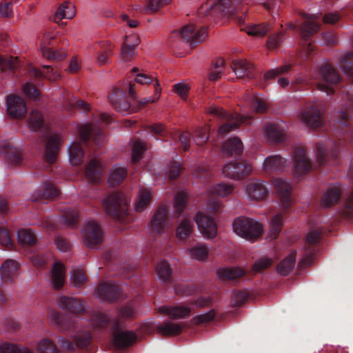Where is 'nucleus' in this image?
Returning a JSON list of instances; mask_svg holds the SVG:
<instances>
[{"mask_svg":"<svg viewBox=\"0 0 353 353\" xmlns=\"http://www.w3.org/2000/svg\"><path fill=\"white\" fill-rule=\"evenodd\" d=\"M110 101L117 111L126 113L129 109V104L125 99V92L121 89H115L110 97Z\"/></svg>","mask_w":353,"mask_h":353,"instance_id":"f3484780","label":"nucleus"},{"mask_svg":"<svg viewBox=\"0 0 353 353\" xmlns=\"http://www.w3.org/2000/svg\"><path fill=\"white\" fill-rule=\"evenodd\" d=\"M134 339V333L130 332H119L114 335L115 343L120 347L130 345Z\"/></svg>","mask_w":353,"mask_h":353,"instance_id":"58836bf2","label":"nucleus"},{"mask_svg":"<svg viewBox=\"0 0 353 353\" xmlns=\"http://www.w3.org/2000/svg\"><path fill=\"white\" fill-rule=\"evenodd\" d=\"M283 225L281 215L276 214L272 219L270 225L269 237L275 239L279 235Z\"/></svg>","mask_w":353,"mask_h":353,"instance_id":"ea45409f","label":"nucleus"},{"mask_svg":"<svg viewBox=\"0 0 353 353\" xmlns=\"http://www.w3.org/2000/svg\"><path fill=\"white\" fill-rule=\"evenodd\" d=\"M0 245L10 248L12 246L10 237L6 230L0 229Z\"/></svg>","mask_w":353,"mask_h":353,"instance_id":"338daca9","label":"nucleus"},{"mask_svg":"<svg viewBox=\"0 0 353 353\" xmlns=\"http://www.w3.org/2000/svg\"><path fill=\"white\" fill-rule=\"evenodd\" d=\"M75 15L74 7L72 3L64 2L61 4L54 14V21L59 23L63 19H71Z\"/></svg>","mask_w":353,"mask_h":353,"instance_id":"412c9836","label":"nucleus"},{"mask_svg":"<svg viewBox=\"0 0 353 353\" xmlns=\"http://www.w3.org/2000/svg\"><path fill=\"white\" fill-rule=\"evenodd\" d=\"M194 229V224L189 218H183L179 221L176 228V236L182 240L188 237Z\"/></svg>","mask_w":353,"mask_h":353,"instance_id":"5701e85b","label":"nucleus"},{"mask_svg":"<svg viewBox=\"0 0 353 353\" xmlns=\"http://www.w3.org/2000/svg\"><path fill=\"white\" fill-rule=\"evenodd\" d=\"M57 303L62 309L69 310L73 313H80L85 311L87 306L85 303L80 300L67 296H60Z\"/></svg>","mask_w":353,"mask_h":353,"instance_id":"4468645a","label":"nucleus"},{"mask_svg":"<svg viewBox=\"0 0 353 353\" xmlns=\"http://www.w3.org/2000/svg\"><path fill=\"white\" fill-rule=\"evenodd\" d=\"M196 224L204 238L212 239L217 235L216 225L212 217L199 212L196 215Z\"/></svg>","mask_w":353,"mask_h":353,"instance_id":"9d476101","label":"nucleus"},{"mask_svg":"<svg viewBox=\"0 0 353 353\" xmlns=\"http://www.w3.org/2000/svg\"><path fill=\"white\" fill-rule=\"evenodd\" d=\"M285 164V161L280 156L267 157L263 163V167L266 170H278Z\"/></svg>","mask_w":353,"mask_h":353,"instance_id":"72a5a7b5","label":"nucleus"},{"mask_svg":"<svg viewBox=\"0 0 353 353\" xmlns=\"http://www.w3.org/2000/svg\"><path fill=\"white\" fill-rule=\"evenodd\" d=\"M312 166L305 157L303 150L296 152L294 159V171L297 176L305 174L311 169Z\"/></svg>","mask_w":353,"mask_h":353,"instance_id":"a211bd4d","label":"nucleus"},{"mask_svg":"<svg viewBox=\"0 0 353 353\" xmlns=\"http://www.w3.org/2000/svg\"><path fill=\"white\" fill-rule=\"evenodd\" d=\"M209 138V128L205 126L199 129L194 135V141L197 145H203Z\"/></svg>","mask_w":353,"mask_h":353,"instance_id":"864d4df0","label":"nucleus"},{"mask_svg":"<svg viewBox=\"0 0 353 353\" xmlns=\"http://www.w3.org/2000/svg\"><path fill=\"white\" fill-rule=\"evenodd\" d=\"M68 159L73 166L78 165L82 161L83 152L79 142H72L68 148Z\"/></svg>","mask_w":353,"mask_h":353,"instance_id":"b1692460","label":"nucleus"},{"mask_svg":"<svg viewBox=\"0 0 353 353\" xmlns=\"http://www.w3.org/2000/svg\"><path fill=\"white\" fill-rule=\"evenodd\" d=\"M56 37V34L52 32H46L43 37L42 41L40 45V50L43 56L47 59H55L58 58L56 52H52L48 47L50 41Z\"/></svg>","mask_w":353,"mask_h":353,"instance_id":"4be33fe9","label":"nucleus"},{"mask_svg":"<svg viewBox=\"0 0 353 353\" xmlns=\"http://www.w3.org/2000/svg\"><path fill=\"white\" fill-rule=\"evenodd\" d=\"M180 170V165L177 163H172L168 166L166 174L170 179H174L179 176Z\"/></svg>","mask_w":353,"mask_h":353,"instance_id":"774afa93","label":"nucleus"},{"mask_svg":"<svg viewBox=\"0 0 353 353\" xmlns=\"http://www.w3.org/2000/svg\"><path fill=\"white\" fill-rule=\"evenodd\" d=\"M82 236L85 243L90 248L99 244L103 240L102 230L99 225L93 221L85 223L82 230Z\"/></svg>","mask_w":353,"mask_h":353,"instance_id":"0eeeda50","label":"nucleus"},{"mask_svg":"<svg viewBox=\"0 0 353 353\" xmlns=\"http://www.w3.org/2000/svg\"><path fill=\"white\" fill-rule=\"evenodd\" d=\"M214 315H215L214 312L212 310H210L205 313H203V314H201L194 316L192 319V321L194 324H201V323H207V322L212 320L213 318L214 317Z\"/></svg>","mask_w":353,"mask_h":353,"instance_id":"4d7b16f0","label":"nucleus"},{"mask_svg":"<svg viewBox=\"0 0 353 353\" xmlns=\"http://www.w3.org/2000/svg\"><path fill=\"white\" fill-rule=\"evenodd\" d=\"M170 0H150L148 6L143 8L145 13H152L160 8L165 6Z\"/></svg>","mask_w":353,"mask_h":353,"instance_id":"3c124183","label":"nucleus"},{"mask_svg":"<svg viewBox=\"0 0 353 353\" xmlns=\"http://www.w3.org/2000/svg\"><path fill=\"white\" fill-rule=\"evenodd\" d=\"M65 100V103H68L70 105L81 108L82 110H87V105L81 100H78L77 99L73 97L72 94L68 93L67 94L66 98H64Z\"/></svg>","mask_w":353,"mask_h":353,"instance_id":"13d9d810","label":"nucleus"},{"mask_svg":"<svg viewBox=\"0 0 353 353\" xmlns=\"http://www.w3.org/2000/svg\"><path fill=\"white\" fill-rule=\"evenodd\" d=\"M174 90L179 97L185 99L190 90L189 85L184 82H179L174 85Z\"/></svg>","mask_w":353,"mask_h":353,"instance_id":"6e6d98bb","label":"nucleus"},{"mask_svg":"<svg viewBox=\"0 0 353 353\" xmlns=\"http://www.w3.org/2000/svg\"><path fill=\"white\" fill-rule=\"evenodd\" d=\"M19 269V264L14 260L7 259L0 266V277L2 280H8Z\"/></svg>","mask_w":353,"mask_h":353,"instance_id":"393cba45","label":"nucleus"},{"mask_svg":"<svg viewBox=\"0 0 353 353\" xmlns=\"http://www.w3.org/2000/svg\"><path fill=\"white\" fill-rule=\"evenodd\" d=\"M152 199V193L148 188H142L139 190L137 199L134 205L137 212H142L150 204Z\"/></svg>","mask_w":353,"mask_h":353,"instance_id":"a878e982","label":"nucleus"},{"mask_svg":"<svg viewBox=\"0 0 353 353\" xmlns=\"http://www.w3.org/2000/svg\"><path fill=\"white\" fill-rule=\"evenodd\" d=\"M37 353H56V347L49 339H43L39 342L37 347Z\"/></svg>","mask_w":353,"mask_h":353,"instance_id":"a18cd8bd","label":"nucleus"},{"mask_svg":"<svg viewBox=\"0 0 353 353\" xmlns=\"http://www.w3.org/2000/svg\"><path fill=\"white\" fill-rule=\"evenodd\" d=\"M169 227L168 212L165 208H159L154 214L149 225L148 232L150 235H157L165 232Z\"/></svg>","mask_w":353,"mask_h":353,"instance_id":"6e6552de","label":"nucleus"},{"mask_svg":"<svg viewBox=\"0 0 353 353\" xmlns=\"http://www.w3.org/2000/svg\"><path fill=\"white\" fill-rule=\"evenodd\" d=\"M238 5V0H219L209 1L199 8L201 14L207 12L215 14H232Z\"/></svg>","mask_w":353,"mask_h":353,"instance_id":"7ed1b4c3","label":"nucleus"},{"mask_svg":"<svg viewBox=\"0 0 353 353\" xmlns=\"http://www.w3.org/2000/svg\"><path fill=\"white\" fill-rule=\"evenodd\" d=\"M145 151V147L143 142L134 141L132 146V161L134 162L139 161Z\"/></svg>","mask_w":353,"mask_h":353,"instance_id":"c03bdc74","label":"nucleus"},{"mask_svg":"<svg viewBox=\"0 0 353 353\" xmlns=\"http://www.w3.org/2000/svg\"><path fill=\"white\" fill-rule=\"evenodd\" d=\"M322 111L316 108H310L298 114L299 120L308 127H318L322 122Z\"/></svg>","mask_w":353,"mask_h":353,"instance_id":"ddd939ff","label":"nucleus"},{"mask_svg":"<svg viewBox=\"0 0 353 353\" xmlns=\"http://www.w3.org/2000/svg\"><path fill=\"white\" fill-rule=\"evenodd\" d=\"M128 201L121 193L115 192L106 196L102 201V205L105 212L110 214H117L124 212Z\"/></svg>","mask_w":353,"mask_h":353,"instance_id":"423d86ee","label":"nucleus"},{"mask_svg":"<svg viewBox=\"0 0 353 353\" xmlns=\"http://www.w3.org/2000/svg\"><path fill=\"white\" fill-rule=\"evenodd\" d=\"M87 177L93 182L99 181L102 177L101 165L97 160L91 161L85 169Z\"/></svg>","mask_w":353,"mask_h":353,"instance_id":"cd10ccee","label":"nucleus"},{"mask_svg":"<svg viewBox=\"0 0 353 353\" xmlns=\"http://www.w3.org/2000/svg\"><path fill=\"white\" fill-rule=\"evenodd\" d=\"M234 192V185L230 183H219L208 189L209 194L220 197L230 195Z\"/></svg>","mask_w":353,"mask_h":353,"instance_id":"bb28decb","label":"nucleus"},{"mask_svg":"<svg viewBox=\"0 0 353 353\" xmlns=\"http://www.w3.org/2000/svg\"><path fill=\"white\" fill-rule=\"evenodd\" d=\"M273 185L281 200L283 208H288L291 203L290 192L292 186L289 181L283 179H276Z\"/></svg>","mask_w":353,"mask_h":353,"instance_id":"f8f14e48","label":"nucleus"},{"mask_svg":"<svg viewBox=\"0 0 353 353\" xmlns=\"http://www.w3.org/2000/svg\"><path fill=\"white\" fill-rule=\"evenodd\" d=\"M172 273V270L171 268L165 261L160 262L156 268V274L161 281H167L170 279Z\"/></svg>","mask_w":353,"mask_h":353,"instance_id":"4c0bfd02","label":"nucleus"},{"mask_svg":"<svg viewBox=\"0 0 353 353\" xmlns=\"http://www.w3.org/2000/svg\"><path fill=\"white\" fill-rule=\"evenodd\" d=\"M272 264V260L269 258H261L256 261L253 265L255 272H259L270 267Z\"/></svg>","mask_w":353,"mask_h":353,"instance_id":"052dcab7","label":"nucleus"},{"mask_svg":"<svg viewBox=\"0 0 353 353\" xmlns=\"http://www.w3.org/2000/svg\"><path fill=\"white\" fill-rule=\"evenodd\" d=\"M43 117L41 113L37 110H34L31 112L28 126L32 130H36L41 126Z\"/></svg>","mask_w":353,"mask_h":353,"instance_id":"09e8293b","label":"nucleus"},{"mask_svg":"<svg viewBox=\"0 0 353 353\" xmlns=\"http://www.w3.org/2000/svg\"><path fill=\"white\" fill-rule=\"evenodd\" d=\"M252 172V165L245 162H230L223 168V174L225 176L236 180L248 176Z\"/></svg>","mask_w":353,"mask_h":353,"instance_id":"39448f33","label":"nucleus"},{"mask_svg":"<svg viewBox=\"0 0 353 353\" xmlns=\"http://www.w3.org/2000/svg\"><path fill=\"white\" fill-rule=\"evenodd\" d=\"M23 92L28 97L34 100L38 99L39 91L31 83H27L23 86Z\"/></svg>","mask_w":353,"mask_h":353,"instance_id":"680f3d73","label":"nucleus"},{"mask_svg":"<svg viewBox=\"0 0 353 353\" xmlns=\"http://www.w3.org/2000/svg\"><path fill=\"white\" fill-rule=\"evenodd\" d=\"M224 63L225 62L223 59H219L216 63H214L215 71L214 72H211L210 74L209 78L210 80H215L216 79L221 76L223 70Z\"/></svg>","mask_w":353,"mask_h":353,"instance_id":"e2e57ef3","label":"nucleus"},{"mask_svg":"<svg viewBox=\"0 0 353 353\" xmlns=\"http://www.w3.org/2000/svg\"><path fill=\"white\" fill-rule=\"evenodd\" d=\"M232 226L236 234L247 240L257 239L261 236L263 230L258 221L245 216L235 219Z\"/></svg>","mask_w":353,"mask_h":353,"instance_id":"f257e3e1","label":"nucleus"},{"mask_svg":"<svg viewBox=\"0 0 353 353\" xmlns=\"http://www.w3.org/2000/svg\"><path fill=\"white\" fill-rule=\"evenodd\" d=\"M244 272L239 268H225L219 271L221 277L227 278L228 279H235L241 276Z\"/></svg>","mask_w":353,"mask_h":353,"instance_id":"37998d69","label":"nucleus"},{"mask_svg":"<svg viewBox=\"0 0 353 353\" xmlns=\"http://www.w3.org/2000/svg\"><path fill=\"white\" fill-rule=\"evenodd\" d=\"M126 168L121 165L114 166L109 174L108 181L110 185L114 186L121 183L126 176Z\"/></svg>","mask_w":353,"mask_h":353,"instance_id":"c85d7f7f","label":"nucleus"},{"mask_svg":"<svg viewBox=\"0 0 353 353\" xmlns=\"http://www.w3.org/2000/svg\"><path fill=\"white\" fill-rule=\"evenodd\" d=\"M208 114H215L219 117H224L226 118L227 123L222 125L219 130V133L225 134L227 132L236 129L241 123L245 121L247 117H243L239 114H225L223 110L218 106L211 105L207 110Z\"/></svg>","mask_w":353,"mask_h":353,"instance_id":"f03ea898","label":"nucleus"},{"mask_svg":"<svg viewBox=\"0 0 353 353\" xmlns=\"http://www.w3.org/2000/svg\"><path fill=\"white\" fill-rule=\"evenodd\" d=\"M48 279L54 288L63 286L65 281V268L61 261H56L52 264Z\"/></svg>","mask_w":353,"mask_h":353,"instance_id":"2eb2a0df","label":"nucleus"},{"mask_svg":"<svg viewBox=\"0 0 353 353\" xmlns=\"http://www.w3.org/2000/svg\"><path fill=\"white\" fill-rule=\"evenodd\" d=\"M162 310L168 314L174 319L183 318L190 312V308L184 306H176L172 307H162Z\"/></svg>","mask_w":353,"mask_h":353,"instance_id":"c9c22d12","label":"nucleus"},{"mask_svg":"<svg viewBox=\"0 0 353 353\" xmlns=\"http://www.w3.org/2000/svg\"><path fill=\"white\" fill-rule=\"evenodd\" d=\"M268 28L265 25L251 26L246 28L248 34L256 37H261L267 33Z\"/></svg>","mask_w":353,"mask_h":353,"instance_id":"8fccbe9b","label":"nucleus"},{"mask_svg":"<svg viewBox=\"0 0 353 353\" xmlns=\"http://www.w3.org/2000/svg\"><path fill=\"white\" fill-rule=\"evenodd\" d=\"M339 80V76L333 68L328 63H325L321 72V76L317 83L318 88L330 94L332 90V85Z\"/></svg>","mask_w":353,"mask_h":353,"instance_id":"20e7f679","label":"nucleus"},{"mask_svg":"<svg viewBox=\"0 0 353 353\" xmlns=\"http://www.w3.org/2000/svg\"><path fill=\"white\" fill-rule=\"evenodd\" d=\"M192 258L198 261L205 260L209 254V248L205 245L196 244L189 250Z\"/></svg>","mask_w":353,"mask_h":353,"instance_id":"f704fd0d","label":"nucleus"},{"mask_svg":"<svg viewBox=\"0 0 353 353\" xmlns=\"http://www.w3.org/2000/svg\"><path fill=\"white\" fill-rule=\"evenodd\" d=\"M118 288L113 284H100L96 290V295L104 300H113L118 294Z\"/></svg>","mask_w":353,"mask_h":353,"instance_id":"aec40b11","label":"nucleus"},{"mask_svg":"<svg viewBox=\"0 0 353 353\" xmlns=\"http://www.w3.org/2000/svg\"><path fill=\"white\" fill-rule=\"evenodd\" d=\"M62 137L60 134H52L48 138L46 143V159L50 163L55 160Z\"/></svg>","mask_w":353,"mask_h":353,"instance_id":"dca6fc26","label":"nucleus"},{"mask_svg":"<svg viewBox=\"0 0 353 353\" xmlns=\"http://www.w3.org/2000/svg\"><path fill=\"white\" fill-rule=\"evenodd\" d=\"M140 39L136 35L126 37L122 47V57L123 61H128L129 58L135 54V48L139 44Z\"/></svg>","mask_w":353,"mask_h":353,"instance_id":"6ab92c4d","label":"nucleus"},{"mask_svg":"<svg viewBox=\"0 0 353 353\" xmlns=\"http://www.w3.org/2000/svg\"><path fill=\"white\" fill-rule=\"evenodd\" d=\"M243 143L239 138L234 137L228 139L222 148L223 152L226 154L239 153L243 150Z\"/></svg>","mask_w":353,"mask_h":353,"instance_id":"2f4dec72","label":"nucleus"},{"mask_svg":"<svg viewBox=\"0 0 353 353\" xmlns=\"http://www.w3.org/2000/svg\"><path fill=\"white\" fill-rule=\"evenodd\" d=\"M50 323L59 327L61 330H65L70 328H74V325L72 321L68 322V320L62 316L59 312L52 311L48 316Z\"/></svg>","mask_w":353,"mask_h":353,"instance_id":"c756f323","label":"nucleus"},{"mask_svg":"<svg viewBox=\"0 0 353 353\" xmlns=\"http://www.w3.org/2000/svg\"><path fill=\"white\" fill-rule=\"evenodd\" d=\"M112 48H108L107 50H104L99 52L97 57V61L99 65H104L108 63L109 57L111 55Z\"/></svg>","mask_w":353,"mask_h":353,"instance_id":"0e129e2a","label":"nucleus"},{"mask_svg":"<svg viewBox=\"0 0 353 353\" xmlns=\"http://www.w3.org/2000/svg\"><path fill=\"white\" fill-rule=\"evenodd\" d=\"M71 283L74 287L80 286L86 281V277L80 270H74L71 272Z\"/></svg>","mask_w":353,"mask_h":353,"instance_id":"603ef678","label":"nucleus"},{"mask_svg":"<svg viewBox=\"0 0 353 353\" xmlns=\"http://www.w3.org/2000/svg\"><path fill=\"white\" fill-rule=\"evenodd\" d=\"M250 69V65L245 60H236L233 63L232 70L236 77L241 78L246 75Z\"/></svg>","mask_w":353,"mask_h":353,"instance_id":"a19ab883","label":"nucleus"},{"mask_svg":"<svg viewBox=\"0 0 353 353\" xmlns=\"http://www.w3.org/2000/svg\"><path fill=\"white\" fill-rule=\"evenodd\" d=\"M42 68L44 70L45 78L50 81H55L60 77L58 71L49 65H43Z\"/></svg>","mask_w":353,"mask_h":353,"instance_id":"69168bd1","label":"nucleus"},{"mask_svg":"<svg viewBox=\"0 0 353 353\" xmlns=\"http://www.w3.org/2000/svg\"><path fill=\"white\" fill-rule=\"evenodd\" d=\"M187 201V194L185 192L178 193L174 199V209L178 212H181L185 207Z\"/></svg>","mask_w":353,"mask_h":353,"instance_id":"5fc2aeb1","label":"nucleus"},{"mask_svg":"<svg viewBox=\"0 0 353 353\" xmlns=\"http://www.w3.org/2000/svg\"><path fill=\"white\" fill-rule=\"evenodd\" d=\"M250 106L253 111L257 112H262L267 108L264 98L259 95L254 96L252 98L250 101Z\"/></svg>","mask_w":353,"mask_h":353,"instance_id":"49530a36","label":"nucleus"},{"mask_svg":"<svg viewBox=\"0 0 353 353\" xmlns=\"http://www.w3.org/2000/svg\"><path fill=\"white\" fill-rule=\"evenodd\" d=\"M159 331L164 335H172L179 334L181 331V327L178 324L167 323L159 327Z\"/></svg>","mask_w":353,"mask_h":353,"instance_id":"de8ad7c7","label":"nucleus"},{"mask_svg":"<svg viewBox=\"0 0 353 353\" xmlns=\"http://www.w3.org/2000/svg\"><path fill=\"white\" fill-rule=\"evenodd\" d=\"M295 265V253L292 252L283 259L277 267V272L281 275H287L294 269Z\"/></svg>","mask_w":353,"mask_h":353,"instance_id":"473e14b6","label":"nucleus"},{"mask_svg":"<svg viewBox=\"0 0 353 353\" xmlns=\"http://www.w3.org/2000/svg\"><path fill=\"white\" fill-rule=\"evenodd\" d=\"M17 239L20 244L32 245L36 243V236L30 230H20L17 232Z\"/></svg>","mask_w":353,"mask_h":353,"instance_id":"e433bc0d","label":"nucleus"},{"mask_svg":"<svg viewBox=\"0 0 353 353\" xmlns=\"http://www.w3.org/2000/svg\"><path fill=\"white\" fill-rule=\"evenodd\" d=\"M7 113L12 118L19 119L23 117L26 112V107L24 101L19 97L10 95L6 99Z\"/></svg>","mask_w":353,"mask_h":353,"instance_id":"9b49d317","label":"nucleus"},{"mask_svg":"<svg viewBox=\"0 0 353 353\" xmlns=\"http://www.w3.org/2000/svg\"><path fill=\"white\" fill-rule=\"evenodd\" d=\"M181 36L185 41L190 43L201 42L203 39V36L199 35L193 25L183 27L181 30Z\"/></svg>","mask_w":353,"mask_h":353,"instance_id":"7c9ffc66","label":"nucleus"},{"mask_svg":"<svg viewBox=\"0 0 353 353\" xmlns=\"http://www.w3.org/2000/svg\"><path fill=\"white\" fill-rule=\"evenodd\" d=\"M245 196L250 201H261L268 194L267 185L261 181H250L245 187Z\"/></svg>","mask_w":353,"mask_h":353,"instance_id":"1a4fd4ad","label":"nucleus"},{"mask_svg":"<svg viewBox=\"0 0 353 353\" xmlns=\"http://www.w3.org/2000/svg\"><path fill=\"white\" fill-rule=\"evenodd\" d=\"M341 195L340 189L338 186L330 187L325 194L323 202L325 205H329L336 202Z\"/></svg>","mask_w":353,"mask_h":353,"instance_id":"79ce46f5","label":"nucleus"},{"mask_svg":"<svg viewBox=\"0 0 353 353\" xmlns=\"http://www.w3.org/2000/svg\"><path fill=\"white\" fill-rule=\"evenodd\" d=\"M161 88L158 80H155L154 82V94L153 96L144 99L142 101V104H147L150 103H154L157 101L161 96Z\"/></svg>","mask_w":353,"mask_h":353,"instance_id":"bf43d9fd","label":"nucleus"}]
</instances>
